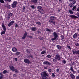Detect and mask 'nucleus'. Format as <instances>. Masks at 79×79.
<instances>
[{
	"label": "nucleus",
	"mask_w": 79,
	"mask_h": 79,
	"mask_svg": "<svg viewBox=\"0 0 79 79\" xmlns=\"http://www.w3.org/2000/svg\"><path fill=\"white\" fill-rule=\"evenodd\" d=\"M31 1L33 3H37V0H31Z\"/></svg>",
	"instance_id": "nucleus-20"
},
{
	"label": "nucleus",
	"mask_w": 79,
	"mask_h": 79,
	"mask_svg": "<svg viewBox=\"0 0 79 79\" xmlns=\"http://www.w3.org/2000/svg\"><path fill=\"white\" fill-rule=\"evenodd\" d=\"M72 65H74V62H73L72 64H71L70 65V66H72Z\"/></svg>",
	"instance_id": "nucleus-52"
},
{
	"label": "nucleus",
	"mask_w": 79,
	"mask_h": 79,
	"mask_svg": "<svg viewBox=\"0 0 79 79\" xmlns=\"http://www.w3.org/2000/svg\"><path fill=\"white\" fill-rule=\"evenodd\" d=\"M72 2L73 4H75L76 3V1L75 0H73Z\"/></svg>",
	"instance_id": "nucleus-30"
},
{
	"label": "nucleus",
	"mask_w": 79,
	"mask_h": 79,
	"mask_svg": "<svg viewBox=\"0 0 79 79\" xmlns=\"http://www.w3.org/2000/svg\"><path fill=\"white\" fill-rule=\"evenodd\" d=\"M30 7L32 9H35V8H36L35 6L34 5L30 6Z\"/></svg>",
	"instance_id": "nucleus-21"
},
{
	"label": "nucleus",
	"mask_w": 79,
	"mask_h": 79,
	"mask_svg": "<svg viewBox=\"0 0 79 79\" xmlns=\"http://www.w3.org/2000/svg\"><path fill=\"white\" fill-rule=\"evenodd\" d=\"M43 64L46 65H50L51 63L48 61H45L43 62Z\"/></svg>",
	"instance_id": "nucleus-9"
},
{
	"label": "nucleus",
	"mask_w": 79,
	"mask_h": 79,
	"mask_svg": "<svg viewBox=\"0 0 79 79\" xmlns=\"http://www.w3.org/2000/svg\"><path fill=\"white\" fill-rule=\"evenodd\" d=\"M0 2L1 3H4V1L3 0H0Z\"/></svg>",
	"instance_id": "nucleus-34"
},
{
	"label": "nucleus",
	"mask_w": 79,
	"mask_h": 79,
	"mask_svg": "<svg viewBox=\"0 0 79 79\" xmlns=\"http://www.w3.org/2000/svg\"><path fill=\"white\" fill-rule=\"evenodd\" d=\"M38 10L39 12L41 14H44L45 12L44 11V10L42 9V7L40 6H39L38 7Z\"/></svg>",
	"instance_id": "nucleus-3"
},
{
	"label": "nucleus",
	"mask_w": 79,
	"mask_h": 79,
	"mask_svg": "<svg viewBox=\"0 0 79 79\" xmlns=\"http://www.w3.org/2000/svg\"><path fill=\"white\" fill-rule=\"evenodd\" d=\"M36 30V27H33L31 28V31H35Z\"/></svg>",
	"instance_id": "nucleus-22"
},
{
	"label": "nucleus",
	"mask_w": 79,
	"mask_h": 79,
	"mask_svg": "<svg viewBox=\"0 0 79 79\" xmlns=\"http://www.w3.org/2000/svg\"><path fill=\"white\" fill-rule=\"evenodd\" d=\"M47 57L48 58H51V56L50 55H47Z\"/></svg>",
	"instance_id": "nucleus-39"
},
{
	"label": "nucleus",
	"mask_w": 79,
	"mask_h": 79,
	"mask_svg": "<svg viewBox=\"0 0 79 79\" xmlns=\"http://www.w3.org/2000/svg\"><path fill=\"white\" fill-rule=\"evenodd\" d=\"M2 27L4 31H2V32H1V35L5 34V32H6V27H5V26L4 24H2Z\"/></svg>",
	"instance_id": "nucleus-4"
},
{
	"label": "nucleus",
	"mask_w": 79,
	"mask_h": 79,
	"mask_svg": "<svg viewBox=\"0 0 79 79\" xmlns=\"http://www.w3.org/2000/svg\"><path fill=\"white\" fill-rule=\"evenodd\" d=\"M13 16V14L12 13H9L7 15V17L8 18H10V17H11Z\"/></svg>",
	"instance_id": "nucleus-16"
},
{
	"label": "nucleus",
	"mask_w": 79,
	"mask_h": 79,
	"mask_svg": "<svg viewBox=\"0 0 79 79\" xmlns=\"http://www.w3.org/2000/svg\"><path fill=\"white\" fill-rule=\"evenodd\" d=\"M56 39H57V38L54 37V38H52L51 40H52V41L53 40H55Z\"/></svg>",
	"instance_id": "nucleus-27"
},
{
	"label": "nucleus",
	"mask_w": 79,
	"mask_h": 79,
	"mask_svg": "<svg viewBox=\"0 0 79 79\" xmlns=\"http://www.w3.org/2000/svg\"><path fill=\"white\" fill-rule=\"evenodd\" d=\"M0 79H2L4 77V75L2 73H0Z\"/></svg>",
	"instance_id": "nucleus-19"
},
{
	"label": "nucleus",
	"mask_w": 79,
	"mask_h": 79,
	"mask_svg": "<svg viewBox=\"0 0 79 79\" xmlns=\"http://www.w3.org/2000/svg\"><path fill=\"white\" fill-rule=\"evenodd\" d=\"M26 36H27V32H26V31H25L24 35L22 38V39H24L26 38Z\"/></svg>",
	"instance_id": "nucleus-11"
},
{
	"label": "nucleus",
	"mask_w": 79,
	"mask_h": 79,
	"mask_svg": "<svg viewBox=\"0 0 79 79\" xmlns=\"http://www.w3.org/2000/svg\"><path fill=\"white\" fill-rule=\"evenodd\" d=\"M55 60H60L61 59V57L58 54L56 55V56L55 57Z\"/></svg>",
	"instance_id": "nucleus-7"
},
{
	"label": "nucleus",
	"mask_w": 79,
	"mask_h": 79,
	"mask_svg": "<svg viewBox=\"0 0 79 79\" xmlns=\"http://www.w3.org/2000/svg\"><path fill=\"white\" fill-rule=\"evenodd\" d=\"M76 6H75L73 7L72 9V10L73 11H74L75 10H75V9H76Z\"/></svg>",
	"instance_id": "nucleus-26"
},
{
	"label": "nucleus",
	"mask_w": 79,
	"mask_h": 79,
	"mask_svg": "<svg viewBox=\"0 0 79 79\" xmlns=\"http://www.w3.org/2000/svg\"><path fill=\"white\" fill-rule=\"evenodd\" d=\"M69 17L70 18H74V19H76V18H77V17L73 15H70Z\"/></svg>",
	"instance_id": "nucleus-14"
},
{
	"label": "nucleus",
	"mask_w": 79,
	"mask_h": 79,
	"mask_svg": "<svg viewBox=\"0 0 79 79\" xmlns=\"http://www.w3.org/2000/svg\"><path fill=\"white\" fill-rule=\"evenodd\" d=\"M52 77H55V75L54 74V73H52Z\"/></svg>",
	"instance_id": "nucleus-45"
},
{
	"label": "nucleus",
	"mask_w": 79,
	"mask_h": 79,
	"mask_svg": "<svg viewBox=\"0 0 79 79\" xmlns=\"http://www.w3.org/2000/svg\"><path fill=\"white\" fill-rule=\"evenodd\" d=\"M78 39L79 40V37L78 38Z\"/></svg>",
	"instance_id": "nucleus-63"
},
{
	"label": "nucleus",
	"mask_w": 79,
	"mask_h": 79,
	"mask_svg": "<svg viewBox=\"0 0 79 79\" xmlns=\"http://www.w3.org/2000/svg\"><path fill=\"white\" fill-rule=\"evenodd\" d=\"M7 73V71L6 70H4V71L2 73L3 74H6Z\"/></svg>",
	"instance_id": "nucleus-31"
},
{
	"label": "nucleus",
	"mask_w": 79,
	"mask_h": 79,
	"mask_svg": "<svg viewBox=\"0 0 79 79\" xmlns=\"http://www.w3.org/2000/svg\"><path fill=\"white\" fill-rule=\"evenodd\" d=\"M5 2H11V0H4Z\"/></svg>",
	"instance_id": "nucleus-33"
},
{
	"label": "nucleus",
	"mask_w": 79,
	"mask_h": 79,
	"mask_svg": "<svg viewBox=\"0 0 79 79\" xmlns=\"http://www.w3.org/2000/svg\"><path fill=\"white\" fill-rule=\"evenodd\" d=\"M56 47H57V49H58V50H61V48H62V47H61V46L59 45H56Z\"/></svg>",
	"instance_id": "nucleus-17"
},
{
	"label": "nucleus",
	"mask_w": 79,
	"mask_h": 79,
	"mask_svg": "<svg viewBox=\"0 0 79 79\" xmlns=\"http://www.w3.org/2000/svg\"><path fill=\"white\" fill-rule=\"evenodd\" d=\"M76 79H79V77L78 76H77L76 77Z\"/></svg>",
	"instance_id": "nucleus-53"
},
{
	"label": "nucleus",
	"mask_w": 79,
	"mask_h": 79,
	"mask_svg": "<svg viewBox=\"0 0 79 79\" xmlns=\"http://www.w3.org/2000/svg\"><path fill=\"white\" fill-rule=\"evenodd\" d=\"M73 0H69V2H73Z\"/></svg>",
	"instance_id": "nucleus-59"
},
{
	"label": "nucleus",
	"mask_w": 79,
	"mask_h": 79,
	"mask_svg": "<svg viewBox=\"0 0 79 79\" xmlns=\"http://www.w3.org/2000/svg\"><path fill=\"white\" fill-rule=\"evenodd\" d=\"M67 47H68V48H69L70 50H71V47H70V46H67Z\"/></svg>",
	"instance_id": "nucleus-47"
},
{
	"label": "nucleus",
	"mask_w": 79,
	"mask_h": 79,
	"mask_svg": "<svg viewBox=\"0 0 79 79\" xmlns=\"http://www.w3.org/2000/svg\"><path fill=\"white\" fill-rule=\"evenodd\" d=\"M77 15L78 17H79V13H77Z\"/></svg>",
	"instance_id": "nucleus-50"
},
{
	"label": "nucleus",
	"mask_w": 79,
	"mask_h": 79,
	"mask_svg": "<svg viewBox=\"0 0 79 79\" xmlns=\"http://www.w3.org/2000/svg\"><path fill=\"white\" fill-rule=\"evenodd\" d=\"M42 79H46L48 76V73L47 71H44L41 73Z\"/></svg>",
	"instance_id": "nucleus-1"
},
{
	"label": "nucleus",
	"mask_w": 79,
	"mask_h": 79,
	"mask_svg": "<svg viewBox=\"0 0 79 79\" xmlns=\"http://www.w3.org/2000/svg\"><path fill=\"white\" fill-rule=\"evenodd\" d=\"M36 24H38V25H41V23H40V22H37L36 23Z\"/></svg>",
	"instance_id": "nucleus-32"
},
{
	"label": "nucleus",
	"mask_w": 79,
	"mask_h": 79,
	"mask_svg": "<svg viewBox=\"0 0 79 79\" xmlns=\"http://www.w3.org/2000/svg\"><path fill=\"white\" fill-rule=\"evenodd\" d=\"M44 39L43 38V37H40V40H42Z\"/></svg>",
	"instance_id": "nucleus-42"
},
{
	"label": "nucleus",
	"mask_w": 79,
	"mask_h": 79,
	"mask_svg": "<svg viewBox=\"0 0 79 79\" xmlns=\"http://www.w3.org/2000/svg\"><path fill=\"white\" fill-rule=\"evenodd\" d=\"M23 12H24V10H25V7H23Z\"/></svg>",
	"instance_id": "nucleus-43"
},
{
	"label": "nucleus",
	"mask_w": 79,
	"mask_h": 79,
	"mask_svg": "<svg viewBox=\"0 0 79 79\" xmlns=\"http://www.w3.org/2000/svg\"><path fill=\"white\" fill-rule=\"evenodd\" d=\"M77 11H79V7H78V8H77Z\"/></svg>",
	"instance_id": "nucleus-55"
},
{
	"label": "nucleus",
	"mask_w": 79,
	"mask_h": 79,
	"mask_svg": "<svg viewBox=\"0 0 79 79\" xmlns=\"http://www.w3.org/2000/svg\"><path fill=\"white\" fill-rule=\"evenodd\" d=\"M14 23H15V21H13L11 22H10L8 24V26L9 27H10V26H11V25H13V24Z\"/></svg>",
	"instance_id": "nucleus-10"
},
{
	"label": "nucleus",
	"mask_w": 79,
	"mask_h": 79,
	"mask_svg": "<svg viewBox=\"0 0 79 79\" xmlns=\"http://www.w3.org/2000/svg\"><path fill=\"white\" fill-rule=\"evenodd\" d=\"M15 61H18V59L17 58H15Z\"/></svg>",
	"instance_id": "nucleus-51"
},
{
	"label": "nucleus",
	"mask_w": 79,
	"mask_h": 79,
	"mask_svg": "<svg viewBox=\"0 0 79 79\" xmlns=\"http://www.w3.org/2000/svg\"><path fill=\"white\" fill-rule=\"evenodd\" d=\"M19 54H20V52H17L16 53V55H19Z\"/></svg>",
	"instance_id": "nucleus-41"
},
{
	"label": "nucleus",
	"mask_w": 79,
	"mask_h": 79,
	"mask_svg": "<svg viewBox=\"0 0 79 79\" xmlns=\"http://www.w3.org/2000/svg\"><path fill=\"white\" fill-rule=\"evenodd\" d=\"M48 71L49 72H52V69H49L48 70Z\"/></svg>",
	"instance_id": "nucleus-48"
},
{
	"label": "nucleus",
	"mask_w": 79,
	"mask_h": 79,
	"mask_svg": "<svg viewBox=\"0 0 79 79\" xmlns=\"http://www.w3.org/2000/svg\"><path fill=\"white\" fill-rule=\"evenodd\" d=\"M27 53H30V51H29V50L27 49Z\"/></svg>",
	"instance_id": "nucleus-44"
},
{
	"label": "nucleus",
	"mask_w": 79,
	"mask_h": 79,
	"mask_svg": "<svg viewBox=\"0 0 79 79\" xmlns=\"http://www.w3.org/2000/svg\"><path fill=\"white\" fill-rule=\"evenodd\" d=\"M13 76H14V77H16V74H14Z\"/></svg>",
	"instance_id": "nucleus-61"
},
{
	"label": "nucleus",
	"mask_w": 79,
	"mask_h": 79,
	"mask_svg": "<svg viewBox=\"0 0 79 79\" xmlns=\"http://www.w3.org/2000/svg\"><path fill=\"white\" fill-rule=\"evenodd\" d=\"M53 36L54 37H56V38H58V37L57 33H56L55 32H53Z\"/></svg>",
	"instance_id": "nucleus-13"
},
{
	"label": "nucleus",
	"mask_w": 79,
	"mask_h": 79,
	"mask_svg": "<svg viewBox=\"0 0 79 79\" xmlns=\"http://www.w3.org/2000/svg\"><path fill=\"white\" fill-rule=\"evenodd\" d=\"M17 1H14L13 2L12 4L11 5L12 8H15L17 5Z\"/></svg>",
	"instance_id": "nucleus-5"
},
{
	"label": "nucleus",
	"mask_w": 79,
	"mask_h": 79,
	"mask_svg": "<svg viewBox=\"0 0 79 79\" xmlns=\"http://www.w3.org/2000/svg\"><path fill=\"white\" fill-rule=\"evenodd\" d=\"M44 69H47V67H44Z\"/></svg>",
	"instance_id": "nucleus-57"
},
{
	"label": "nucleus",
	"mask_w": 79,
	"mask_h": 79,
	"mask_svg": "<svg viewBox=\"0 0 79 79\" xmlns=\"http://www.w3.org/2000/svg\"><path fill=\"white\" fill-rule=\"evenodd\" d=\"M12 50L14 52H16L17 51V49L15 48H12Z\"/></svg>",
	"instance_id": "nucleus-18"
},
{
	"label": "nucleus",
	"mask_w": 79,
	"mask_h": 79,
	"mask_svg": "<svg viewBox=\"0 0 79 79\" xmlns=\"http://www.w3.org/2000/svg\"><path fill=\"white\" fill-rule=\"evenodd\" d=\"M59 0V2H61V0Z\"/></svg>",
	"instance_id": "nucleus-62"
},
{
	"label": "nucleus",
	"mask_w": 79,
	"mask_h": 79,
	"mask_svg": "<svg viewBox=\"0 0 79 79\" xmlns=\"http://www.w3.org/2000/svg\"><path fill=\"white\" fill-rule=\"evenodd\" d=\"M76 46H79V44L76 43L75 44Z\"/></svg>",
	"instance_id": "nucleus-40"
},
{
	"label": "nucleus",
	"mask_w": 79,
	"mask_h": 79,
	"mask_svg": "<svg viewBox=\"0 0 79 79\" xmlns=\"http://www.w3.org/2000/svg\"><path fill=\"white\" fill-rule=\"evenodd\" d=\"M31 38H32V36H31Z\"/></svg>",
	"instance_id": "nucleus-64"
},
{
	"label": "nucleus",
	"mask_w": 79,
	"mask_h": 79,
	"mask_svg": "<svg viewBox=\"0 0 79 79\" xmlns=\"http://www.w3.org/2000/svg\"><path fill=\"white\" fill-rule=\"evenodd\" d=\"M46 53L45 51H43L41 52V55H43L44 54V53Z\"/></svg>",
	"instance_id": "nucleus-25"
},
{
	"label": "nucleus",
	"mask_w": 79,
	"mask_h": 79,
	"mask_svg": "<svg viewBox=\"0 0 79 79\" xmlns=\"http://www.w3.org/2000/svg\"><path fill=\"white\" fill-rule=\"evenodd\" d=\"M50 19L48 20V22L50 23H53L54 24H55V19H56V17L54 16H51L50 17Z\"/></svg>",
	"instance_id": "nucleus-2"
},
{
	"label": "nucleus",
	"mask_w": 79,
	"mask_h": 79,
	"mask_svg": "<svg viewBox=\"0 0 79 79\" xmlns=\"http://www.w3.org/2000/svg\"><path fill=\"white\" fill-rule=\"evenodd\" d=\"M7 8L9 9L10 8V5H9L8 6H7Z\"/></svg>",
	"instance_id": "nucleus-54"
},
{
	"label": "nucleus",
	"mask_w": 79,
	"mask_h": 79,
	"mask_svg": "<svg viewBox=\"0 0 79 79\" xmlns=\"http://www.w3.org/2000/svg\"><path fill=\"white\" fill-rule=\"evenodd\" d=\"M69 5L70 7H73V3L71 2L70 3Z\"/></svg>",
	"instance_id": "nucleus-28"
},
{
	"label": "nucleus",
	"mask_w": 79,
	"mask_h": 79,
	"mask_svg": "<svg viewBox=\"0 0 79 79\" xmlns=\"http://www.w3.org/2000/svg\"><path fill=\"white\" fill-rule=\"evenodd\" d=\"M69 12L70 14H71V15H73V11L69 10Z\"/></svg>",
	"instance_id": "nucleus-29"
},
{
	"label": "nucleus",
	"mask_w": 79,
	"mask_h": 79,
	"mask_svg": "<svg viewBox=\"0 0 79 79\" xmlns=\"http://www.w3.org/2000/svg\"><path fill=\"white\" fill-rule=\"evenodd\" d=\"M60 37H61V39H64V36H63V35H61L60 36Z\"/></svg>",
	"instance_id": "nucleus-38"
},
{
	"label": "nucleus",
	"mask_w": 79,
	"mask_h": 79,
	"mask_svg": "<svg viewBox=\"0 0 79 79\" xmlns=\"http://www.w3.org/2000/svg\"><path fill=\"white\" fill-rule=\"evenodd\" d=\"M14 71H15V73H18V70L15 69V70H14Z\"/></svg>",
	"instance_id": "nucleus-37"
},
{
	"label": "nucleus",
	"mask_w": 79,
	"mask_h": 79,
	"mask_svg": "<svg viewBox=\"0 0 79 79\" xmlns=\"http://www.w3.org/2000/svg\"><path fill=\"white\" fill-rule=\"evenodd\" d=\"M46 31H48V32H52V30L48 28H46Z\"/></svg>",
	"instance_id": "nucleus-23"
},
{
	"label": "nucleus",
	"mask_w": 79,
	"mask_h": 79,
	"mask_svg": "<svg viewBox=\"0 0 79 79\" xmlns=\"http://www.w3.org/2000/svg\"><path fill=\"white\" fill-rule=\"evenodd\" d=\"M70 69L71 71H74V69H73V67H71Z\"/></svg>",
	"instance_id": "nucleus-36"
},
{
	"label": "nucleus",
	"mask_w": 79,
	"mask_h": 79,
	"mask_svg": "<svg viewBox=\"0 0 79 79\" xmlns=\"http://www.w3.org/2000/svg\"><path fill=\"white\" fill-rule=\"evenodd\" d=\"M24 61L25 63H27V64H29L31 63V62L29 60V59H25L24 60Z\"/></svg>",
	"instance_id": "nucleus-8"
},
{
	"label": "nucleus",
	"mask_w": 79,
	"mask_h": 79,
	"mask_svg": "<svg viewBox=\"0 0 79 79\" xmlns=\"http://www.w3.org/2000/svg\"><path fill=\"white\" fill-rule=\"evenodd\" d=\"M72 72H73V74H75V72L74 70L73 71H72Z\"/></svg>",
	"instance_id": "nucleus-60"
},
{
	"label": "nucleus",
	"mask_w": 79,
	"mask_h": 79,
	"mask_svg": "<svg viewBox=\"0 0 79 79\" xmlns=\"http://www.w3.org/2000/svg\"><path fill=\"white\" fill-rule=\"evenodd\" d=\"M72 52L74 55H75V54H77V55H79V51L77 50L76 51L75 49H73L72 51Z\"/></svg>",
	"instance_id": "nucleus-6"
},
{
	"label": "nucleus",
	"mask_w": 79,
	"mask_h": 79,
	"mask_svg": "<svg viewBox=\"0 0 79 79\" xmlns=\"http://www.w3.org/2000/svg\"><path fill=\"white\" fill-rule=\"evenodd\" d=\"M10 69L12 71H15V67L12 65H10L9 66Z\"/></svg>",
	"instance_id": "nucleus-12"
},
{
	"label": "nucleus",
	"mask_w": 79,
	"mask_h": 79,
	"mask_svg": "<svg viewBox=\"0 0 79 79\" xmlns=\"http://www.w3.org/2000/svg\"><path fill=\"white\" fill-rule=\"evenodd\" d=\"M56 61V60H55V59H53V62H55V61Z\"/></svg>",
	"instance_id": "nucleus-56"
},
{
	"label": "nucleus",
	"mask_w": 79,
	"mask_h": 79,
	"mask_svg": "<svg viewBox=\"0 0 79 79\" xmlns=\"http://www.w3.org/2000/svg\"><path fill=\"white\" fill-rule=\"evenodd\" d=\"M62 62L63 63H64V64H65V63H66V61L64 60H63L62 61Z\"/></svg>",
	"instance_id": "nucleus-35"
},
{
	"label": "nucleus",
	"mask_w": 79,
	"mask_h": 79,
	"mask_svg": "<svg viewBox=\"0 0 79 79\" xmlns=\"http://www.w3.org/2000/svg\"><path fill=\"white\" fill-rule=\"evenodd\" d=\"M60 69H56V71L57 72H58H58H59V71Z\"/></svg>",
	"instance_id": "nucleus-46"
},
{
	"label": "nucleus",
	"mask_w": 79,
	"mask_h": 79,
	"mask_svg": "<svg viewBox=\"0 0 79 79\" xmlns=\"http://www.w3.org/2000/svg\"><path fill=\"white\" fill-rule=\"evenodd\" d=\"M70 77L72 79H75V76L73 73L70 74Z\"/></svg>",
	"instance_id": "nucleus-15"
},
{
	"label": "nucleus",
	"mask_w": 79,
	"mask_h": 79,
	"mask_svg": "<svg viewBox=\"0 0 79 79\" xmlns=\"http://www.w3.org/2000/svg\"><path fill=\"white\" fill-rule=\"evenodd\" d=\"M38 33H40V31L39 30H38L37 31Z\"/></svg>",
	"instance_id": "nucleus-58"
},
{
	"label": "nucleus",
	"mask_w": 79,
	"mask_h": 79,
	"mask_svg": "<svg viewBox=\"0 0 79 79\" xmlns=\"http://www.w3.org/2000/svg\"><path fill=\"white\" fill-rule=\"evenodd\" d=\"M77 33H75L73 35V38H76V37H77Z\"/></svg>",
	"instance_id": "nucleus-24"
},
{
	"label": "nucleus",
	"mask_w": 79,
	"mask_h": 79,
	"mask_svg": "<svg viewBox=\"0 0 79 79\" xmlns=\"http://www.w3.org/2000/svg\"><path fill=\"white\" fill-rule=\"evenodd\" d=\"M18 24H16L15 25V27L16 28V27H18Z\"/></svg>",
	"instance_id": "nucleus-49"
}]
</instances>
